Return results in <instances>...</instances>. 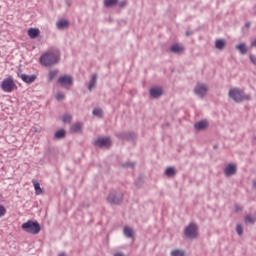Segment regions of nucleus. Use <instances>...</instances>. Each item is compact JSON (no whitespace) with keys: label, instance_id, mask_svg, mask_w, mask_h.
<instances>
[{"label":"nucleus","instance_id":"24","mask_svg":"<svg viewBox=\"0 0 256 256\" xmlns=\"http://www.w3.org/2000/svg\"><path fill=\"white\" fill-rule=\"evenodd\" d=\"M165 175L168 177H175V175H177V169H175V167H168L165 170Z\"/></svg>","mask_w":256,"mask_h":256},{"label":"nucleus","instance_id":"42","mask_svg":"<svg viewBox=\"0 0 256 256\" xmlns=\"http://www.w3.org/2000/svg\"><path fill=\"white\" fill-rule=\"evenodd\" d=\"M58 256H67L65 252H60Z\"/></svg>","mask_w":256,"mask_h":256},{"label":"nucleus","instance_id":"6","mask_svg":"<svg viewBox=\"0 0 256 256\" xmlns=\"http://www.w3.org/2000/svg\"><path fill=\"white\" fill-rule=\"evenodd\" d=\"M199 227H197V224L195 223H190L185 231H184V235L186 237V239H197V231H198Z\"/></svg>","mask_w":256,"mask_h":256},{"label":"nucleus","instance_id":"14","mask_svg":"<svg viewBox=\"0 0 256 256\" xmlns=\"http://www.w3.org/2000/svg\"><path fill=\"white\" fill-rule=\"evenodd\" d=\"M97 74H92L91 79L88 84V91H93V89L97 88Z\"/></svg>","mask_w":256,"mask_h":256},{"label":"nucleus","instance_id":"36","mask_svg":"<svg viewBox=\"0 0 256 256\" xmlns=\"http://www.w3.org/2000/svg\"><path fill=\"white\" fill-rule=\"evenodd\" d=\"M7 213V209H5V206L0 205V217H3Z\"/></svg>","mask_w":256,"mask_h":256},{"label":"nucleus","instance_id":"28","mask_svg":"<svg viewBox=\"0 0 256 256\" xmlns=\"http://www.w3.org/2000/svg\"><path fill=\"white\" fill-rule=\"evenodd\" d=\"M57 75H59V70H50L48 73V81H53Z\"/></svg>","mask_w":256,"mask_h":256},{"label":"nucleus","instance_id":"43","mask_svg":"<svg viewBox=\"0 0 256 256\" xmlns=\"http://www.w3.org/2000/svg\"><path fill=\"white\" fill-rule=\"evenodd\" d=\"M136 186H137V187H141V185H139V182H136Z\"/></svg>","mask_w":256,"mask_h":256},{"label":"nucleus","instance_id":"35","mask_svg":"<svg viewBox=\"0 0 256 256\" xmlns=\"http://www.w3.org/2000/svg\"><path fill=\"white\" fill-rule=\"evenodd\" d=\"M118 7L120 9H125V7H127V2L124 0V1H120L117 3Z\"/></svg>","mask_w":256,"mask_h":256},{"label":"nucleus","instance_id":"13","mask_svg":"<svg viewBox=\"0 0 256 256\" xmlns=\"http://www.w3.org/2000/svg\"><path fill=\"white\" fill-rule=\"evenodd\" d=\"M18 77H20L24 83H28V84L35 82V79H37V75L35 74L27 75V74L18 73Z\"/></svg>","mask_w":256,"mask_h":256},{"label":"nucleus","instance_id":"5","mask_svg":"<svg viewBox=\"0 0 256 256\" xmlns=\"http://www.w3.org/2000/svg\"><path fill=\"white\" fill-rule=\"evenodd\" d=\"M1 89L5 91V93H11L13 89H17V84L13 80V77H8L1 82Z\"/></svg>","mask_w":256,"mask_h":256},{"label":"nucleus","instance_id":"41","mask_svg":"<svg viewBox=\"0 0 256 256\" xmlns=\"http://www.w3.org/2000/svg\"><path fill=\"white\" fill-rule=\"evenodd\" d=\"M245 27H246V29H249V27H251V22H246Z\"/></svg>","mask_w":256,"mask_h":256},{"label":"nucleus","instance_id":"25","mask_svg":"<svg viewBox=\"0 0 256 256\" xmlns=\"http://www.w3.org/2000/svg\"><path fill=\"white\" fill-rule=\"evenodd\" d=\"M124 235L128 239H133L135 237V233L133 232V229L129 227H124Z\"/></svg>","mask_w":256,"mask_h":256},{"label":"nucleus","instance_id":"44","mask_svg":"<svg viewBox=\"0 0 256 256\" xmlns=\"http://www.w3.org/2000/svg\"><path fill=\"white\" fill-rule=\"evenodd\" d=\"M253 140L256 141V136H254Z\"/></svg>","mask_w":256,"mask_h":256},{"label":"nucleus","instance_id":"31","mask_svg":"<svg viewBox=\"0 0 256 256\" xmlns=\"http://www.w3.org/2000/svg\"><path fill=\"white\" fill-rule=\"evenodd\" d=\"M71 119H73V117L70 114H65L62 117L63 123H71Z\"/></svg>","mask_w":256,"mask_h":256},{"label":"nucleus","instance_id":"32","mask_svg":"<svg viewBox=\"0 0 256 256\" xmlns=\"http://www.w3.org/2000/svg\"><path fill=\"white\" fill-rule=\"evenodd\" d=\"M122 167L124 168V169H133L134 167H135V163H133V162H126V163H123L122 164Z\"/></svg>","mask_w":256,"mask_h":256},{"label":"nucleus","instance_id":"11","mask_svg":"<svg viewBox=\"0 0 256 256\" xmlns=\"http://www.w3.org/2000/svg\"><path fill=\"white\" fill-rule=\"evenodd\" d=\"M237 174V165L235 164H228L224 169V175L226 177H233V175Z\"/></svg>","mask_w":256,"mask_h":256},{"label":"nucleus","instance_id":"2","mask_svg":"<svg viewBox=\"0 0 256 256\" xmlns=\"http://www.w3.org/2000/svg\"><path fill=\"white\" fill-rule=\"evenodd\" d=\"M39 61L44 67H53L59 63V54L53 52H45L40 56Z\"/></svg>","mask_w":256,"mask_h":256},{"label":"nucleus","instance_id":"1","mask_svg":"<svg viewBox=\"0 0 256 256\" xmlns=\"http://www.w3.org/2000/svg\"><path fill=\"white\" fill-rule=\"evenodd\" d=\"M228 97L235 103H243V101H251V95L246 94L240 88H231Z\"/></svg>","mask_w":256,"mask_h":256},{"label":"nucleus","instance_id":"17","mask_svg":"<svg viewBox=\"0 0 256 256\" xmlns=\"http://www.w3.org/2000/svg\"><path fill=\"white\" fill-rule=\"evenodd\" d=\"M235 49L237 51H240L241 55H247V51H249V48L247 47V44L245 43H240L235 46Z\"/></svg>","mask_w":256,"mask_h":256},{"label":"nucleus","instance_id":"16","mask_svg":"<svg viewBox=\"0 0 256 256\" xmlns=\"http://www.w3.org/2000/svg\"><path fill=\"white\" fill-rule=\"evenodd\" d=\"M41 35V31L38 28H30L28 30V36L30 39H37Z\"/></svg>","mask_w":256,"mask_h":256},{"label":"nucleus","instance_id":"15","mask_svg":"<svg viewBox=\"0 0 256 256\" xmlns=\"http://www.w3.org/2000/svg\"><path fill=\"white\" fill-rule=\"evenodd\" d=\"M171 53H175L176 55H180V53H183L185 51V47L179 45V44H173L170 47Z\"/></svg>","mask_w":256,"mask_h":256},{"label":"nucleus","instance_id":"10","mask_svg":"<svg viewBox=\"0 0 256 256\" xmlns=\"http://www.w3.org/2000/svg\"><path fill=\"white\" fill-rule=\"evenodd\" d=\"M95 147H111V139L109 138H98L94 141Z\"/></svg>","mask_w":256,"mask_h":256},{"label":"nucleus","instance_id":"20","mask_svg":"<svg viewBox=\"0 0 256 256\" xmlns=\"http://www.w3.org/2000/svg\"><path fill=\"white\" fill-rule=\"evenodd\" d=\"M194 127L196 131H204V129H207V121L205 120L199 121L194 125Z\"/></svg>","mask_w":256,"mask_h":256},{"label":"nucleus","instance_id":"7","mask_svg":"<svg viewBox=\"0 0 256 256\" xmlns=\"http://www.w3.org/2000/svg\"><path fill=\"white\" fill-rule=\"evenodd\" d=\"M116 137L122 141H135L137 134L135 132H119Z\"/></svg>","mask_w":256,"mask_h":256},{"label":"nucleus","instance_id":"9","mask_svg":"<svg viewBox=\"0 0 256 256\" xmlns=\"http://www.w3.org/2000/svg\"><path fill=\"white\" fill-rule=\"evenodd\" d=\"M207 91H209V89L207 88V86H205L203 84L197 85L194 88L195 95H198V97H201V99H203V97H205V95H207Z\"/></svg>","mask_w":256,"mask_h":256},{"label":"nucleus","instance_id":"34","mask_svg":"<svg viewBox=\"0 0 256 256\" xmlns=\"http://www.w3.org/2000/svg\"><path fill=\"white\" fill-rule=\"evenodd\" d=\"M236 232L238 233V235H243V226H241V224H237L236 226Z\"/></svg>","mask_w":256,"mask_h":256},{"label":"nucleus","instance_id":"3","mask_svg":"<svg viewBox=\"0 0 256 256\" xmlns=\"http://www.w3.org/2000/svg\"><path fill=\"white\" fill-rule=\"evenodd\" d=\"M22 229L25 231V233L39 235V233H41V224L35 220H28L22 224Z\"/></svg>","mask_w":256,"mask_h":256},{"label":"nucleus","instance_id":"19","mask_svg":"<svg viewBox=\"0 0 256 256\" xmlns=\"http://www.w3.org/2000/svg\"><path fill=\"white\" fill-rule=\"evenodd\" d=\"M56 27L57 29H59L60 31L63 29H69V21L68 20H59L56 23Z\"/></svg>","mask_w":256,"mask_h":256},{"label":"nucleus","instance_id":"29","mask_svg":"<svg viewBox=\"0 0 256 256\" xmlns=\"http://www.w3.org/2000/svg\"><path fill=\"white\" fill-rule=\"evenodd\" d=\"M171 256H185V250L175 249L170 253Z\"/></svg>","mask_w":256,"mask_h":256},{"label":"nucleus","instance_id":"23","mask_svg":"<svg viewBox=\"0 0 256 256\" xmlns=\"http://www.w3.org/2000/svg\"><path fill=\"white\" fill-rule=\"evenodd\" d=\"M225 45H227V42H225V40L223 39H218L215 42V47L216 49H218L219 51L225 49Z\"/></svg>","mask_w":256,"mask_h":256},{"label":"nucleus","instance_id":"8","mask_svg":"<svg viewBox=\"0 0 256 256\" xmlns=\"http://www.w3.org/2000/svg\"><path fill=\"white\" fill-rule=\"evenodd\" d=\"M58 83H60L62 87H65L67 89L68 87H71V85H73V77L69 75H64L58 79Z\"/></svg>","mask_w":256,"mask_h":256},{"label":"nucleus","instance_id":"40","mask_svg":"<svg viewBox=\"0 0 256 256\" xmlns=\"http://www.w3.org/2000/svg\"><path fill=\"white\" fill-rule=\"evenodd\" d=\"M114 256H125V254L123 252H117L114 254Z\"/></svg>","mask_w":256,"mask_h":256},{"label":"nucleus","instance_id":"4","mask_svg":"<svg viewBox=\"0 0 256 256\" xmlns=\"http://www.w3.org/2000/svg\"><path fill=\"white\" fill-rule=\"evenodd\" d=\"M108 203L110 205H121L123 203V193L117 190H111L107 197Z\"/></svg>","mask_w":256,"mask_h":256},{"label":"nucleus","instance_id":"39","mask_svg":"<svg viewBox=\"0 0 256 256\" xmlns=\"http://www.w3.org/2000/svg\"><path fill=\"white\" fill-rule=\"evenodd\" d=\"M193 31H189V30H187L186 31V37H191V35H193Z\"/></svg>","mask_w":256,"mask_h":256},{"label":"nucleus","instance_id":"27","mask_svg":"<svg viewBox=\"0 0 256 256\" xmlns=\"http://www.w3.org/2000/svg\"><path fill=\"white\" fill-rule=\"evenodd\" d=\"M119 3V0H104V6L109 9V7H115Z\"/></svg>","mask_w":256,"mask_h":256},{"label":"nucleus","instance_id":"26","mask_svg":"<svg viewBox=\"0 0 256 256\" xmlns=\"http://www.w3.org/2000/svg\"><path fill=\"white\" fill-rule=\"evenodd\" d=\"M244 222L246 223V225H255L256 218L251 215H246L244 217Z\"/></svg>","mask_w":256,"mask_h":256},{"label":"nucleus","instance_id":"12","mask_svg":"<svg viewBox=\"0 0 256 256\" xmlns=\"http://www.w3.org/2000/svg\"><path fill=\"white\" fill-rule=\"evenodd\" d=\"M150 96L152 99H159L163 95V88L161 87H153L149 91Z\"/></svg>","mask_w":256,"mask_h":256},{"label":"nucleus","instance_id":"38","mask_svg":"<svg viewBox=\"0 0 256 256\" xmlns=\"http://www.w3.org/2000/svg\"><path fill=\"white\" fill-rule=\"evenodd\" d=\"M234 211L236 213H238V211H243V207L239 206V205H236L235 208H234Z\"/></svg>","mask_w":256,"mask_h":256},{"label":"nucleus","instance_id":"30","mask_svg":"<svg viewBox=\"0 0 256 256\" xmlns=\"http://www.w3.org/2000/svg\"><path fill=\"white\" fill-rule=\"evenodd\" d=\"M92 113L95 117L103 116V110L101 108H95Z\"/></svg>","mask_w":256,"mask_h":256},{"label":"nucleus","instance_id":"37","mask_svg":"<svg viewBox=\"0 0 256 256\" xmlns=\"http://www.w3.org/2000/svg\"><path fill=\"white\" fill-rule=\"evenodd\" d=\"M249 57H250L251 63H253V65H256V56L251 54Z\"/></svg>","mask_w":256,"mask_h":256},{"label":"nucleus","instance_id":"18","mask_svg":"<svg viewBox=\"0 0 256 256\" xmlns=\"http://www.w3.org/2000/svg\"><path fill=\"white\" fill-rule=\"evenodd\" d=\"M34 189H35V194L36 195H43V188H41V184H39V181H37L36 179L32 180Z\"/></svg>","mask_w":256,"mask_h":256},{"label":"nucleus","instance_id":"21","mask_svg":"<svg viewBox=\"0 0 256 256\" xmlns=\"http://www.w3.org/2000/svg\"><path fill=\"white\" fill-rule=\"evenodd\" d=\"M66 136H67V132L65 131V129H60L55 132L54 139L61 140V139H65Z\"/></svg>","mask_w":256,"mask_h":256},{"label":"nucleus","instance_id":"33","mask_svg":"<svg viewBox=\"0 0 256 256\" xmlns=\"http://www.w3.org/2000/svg\"><path fill=\"white\" fill-rule=\"evenodd\" d=\"M56 99L57 101H63V99H65V94L63 92H58L56 94Z\"/></svg>","mask_w":256,"mask_h":256},{"label":"nucleus","instance_id":"22","mask_svg":"<svg viewBox=\"0 0 256 256\" xmlns=\"http://www.w3.org/2000/svg\"><path fill=\"white\" fill-rule=\"evenodd\" d=\"M82 129H83V124L80 122L73 124L70 128L72 133H79V132H81Z\"/></svg>","mask_w":256,"mask_h":256}]
</instances>
